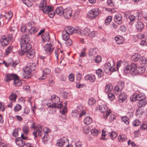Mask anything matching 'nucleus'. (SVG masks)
I'll return each instance as SVG.
<instances>
[{"label":"nucleus","instance_id":"obj_1","mask_svg":"<svg viewBox=\"0 0 147 147\" xmlns=\"http://www.w3.org/2000/svg\"><path fill=\"white\" fill-rule=\"evenodd\" d=\"M40 10H41L45 14H48L49 16L52 18L55 15L54 11H53V7L52 6L47 5L45 0H42L40 3L39 6Z\"/></svg>","mask_w":147,"mask_h":147},{"label":"nucleus","instance_id":"obj_2","mask_svg":"<svg viewBox=\"0 0 147 147\" xmlns=\"http://www.w3.org/2000/svg\"><path fill=\"white\" fill-rule=\"evenodd\" d=\"M30 40V38L27 34L24 35L22 36L20 42L22 51L25 52L27 50L31 48V45L28 42Z\"/></svg>","mask_w":147,"mask_h":147},{"label":"nucleus","instance_id":"obj_3","mask_svg":"<svg viewBox=\"0 0 147 147\" xmlns=\"http://www.w3.org/2000/svg\"><path fill=\"white\" fill-rule=\"evenodd\" d=\"M97 109L104 113L103 116L105 119H107L109 115L111 113V111L108 109L107 107L104 102L102 104L98 105Z\"/></svg>","mask_w":147,"mask_h":147},{"label":"nucleus","instance_id":"obj_4","mask_svg":"<svg viewBox=\"0 0 147 147\" xmlns=\"http://www.w3.org/2000/svg\"><path fill=\"white\" fill-rule=\"evenodd\" d=\"M31 128L34 129L32 134L35 138L38 136L40 137L42 136L43 132H42V126L41 125L36 126L35 123L33 122L31 124Z\"/></svg>","mask_w":147,"mask_h":147},{"label":"nucleus","instance_id":"obj_5","mask_svg":"<svg viewBox=\"0 0 147 147\" xmlns=\"http://www.w3.org/2000/svg\"><path fill=\"white\" fill-rule=\"evenodd\" d=\"M101 11L98 8H94L90 10L88 13L87 17L90 20L94 19L99 15Z\"/></svg>","mask_w":147,"mask_h":147},{"label":"nucleus","instance_id":"obj_6","mask_svg":"<svg viewBox=\"0 0 147 147\" xmlns=\"http://www.w3.org/2000/svg\"><path fill=\"white\" fill-rule=\"evenodd\" d=\"M44 48L46 53L48 55H50L52 53L54 47L51 43H47L45 45Z\"/></svg>","mask_w":147,"mask_h":147},{"label":"nucleus","instance_id":"obj_7","mask_svg":"<svg viewBox=\"0 0 147 147\" xmlns=\"http://www.w3.org/2000/svg\"><path fill=\"white\" fill-rule=\"evenodd\" d=\"M69 140L66 138H60L58 140L56 143V145L60 147H65L68 144Z\"/></svg>","mask_w":147,"mask_h":147},{"label":"nucleus","instance_id":"obj_8","mask_svg":"<svg viewBox=\"0 0 147 147\" xmlns=\"http://www.w3.org/2000/svg\"><path fill=\"white\" fill-rule=\"evenodd\" d=\"M23 70L24 74L22 73L21 74V77L22 78L27 79L28 78V76H25L24 74H25L26 75H30L32 71L28 65Z\"/></svg>","mask_w":147,"mask_h":147},{"label":"nucleus","instance_id":"obj_9","mask_svg":"<svg viewBox=\"0 0 147 147\" xmlns=\"http://www.w3.org/2000/svg\"><path fill=\"white\" fill-rule=\"evenodd\" d=\"M72 10L71 8H68L65 9L64 11L63 16L66 19H69L71 17Z\"/></svg>","mask_w":147,"mask_h":147},{"label":"nucleus","instance_id":"obj_10","mask_svg":"<svg viewBox=\"0 0 147 147\" xmlns=\"http://www.w3.org/2000/svg\"><path fill=\"white\" fill-rule=\"evenodd\" d=\"M124 86V82L123 81H120L118 83L117 85L115 86L114 90L115 91L120 92L122 90Z\"/></svg>","mask_w":147,"mask_h":147},{"label":"nucleus","instance_id":"obj_11","mask_svg":"<svg viewBox=\"0 0 147 147\" xmlns=\"http://www.w3.org/2000/svg\"><path fill=\"white\" fill-rule=\"evenodd\" d=\"M46 105L49 108L57 107V108L61 109L63 107V106L61 104H58L57 105H55L54 103H53V101H51V100L49 101L47 103Z\"/></svg>","mask_w":147,"mask_h":147},{"label":"nucleus","instance_id":"obj_12","mask_svg":"<svg viewBox=\"0 0 147 147\" xmlns=\"http://www.w3.org/2000/svg\"><path fill=\"white\" fill-rule=\"evenodd\" d=\"M22 52L23 53L26 52V56L29 59L33 58L35 55L34 50L30 49L27 50V51L25 52H24L23 51Z\"/></svg>","mask_w":147,"mask_h":147},{"label":"nucleus","instance_id":"obj_13","mask_svg":"<svg viewBox=\"0 0 147 147\" xmlns=\"http://www.w3.org/2000/svg\"><path fill=\"white\" fill-rule=\"evenodd\" d=\"M65 30H66L67 32L69 34H72L74 32L77 33H80V30L78 29L75 30L74 28L71 26L67 27Z\"/></svg>","mask_w":147,"mask_h":147},{"label":"nucleus","instance_id":"obj_14","mask_svg":"<svg viewBox=\"0 0 147 147\" xmlns=\"http://www.w3.org/2000/svg\"><path fill=\"white\" fill-rule=\"evenodd\" d=\"M132 69L131 74L132 76H134L138 74V70H137V65L135 63H133L131 64Z\"/></svg>","mask_w":147,"mask_h":147},{"label":"nucleus","instance_id":"obj_15","mask_svg":"<svg viewBox=\"0 0 147 147\" xmlns=\"http://www.w3.org/2000/svg\"><path fill=\"white\" fill-rule=\"evenodd\" d=\"M122 15L120 14H116L114 18V20L116 23L118 24H120L122 23Z\"/></svg>","mask_w":147,"mask_h":147},{"label":"nucleus","instance_id":"obj_16","mask_svg":"<svg viewBox=\"0 0 147 147\" xmlns=\"http://www.w3.org/2000/svg\"><path fill=\"white\" fill-rule=\"evenodd\" d=\"M103 68L104 71L107 73L111 71H113V67H112L111 65L109 63L105 64L104 65Z\"/></svg>","mask_w":147,"mask_h":147},{"label":"nucleus","instance_id":"obj_17","mask_svg":"<svg viewBox=\"0 0 147 147\" xmlns=\"http://www.w3.org/2000/svg\"><path fill=\"white\" fill-rule=\"evenodd\" d=\"M85 80H88L91 82H93L96 80V78L94 75L92 74H87L84 77Z\"/></svg>","mask_w":147,"mask_h":147},{"label":"nucleus","instance_id":"obj_18","mask_svg":"<svg viewBox=\"0 0 147 147\" xmlns=\"http://www.w3.org/2000/svg\"><path fill=\"white\" fill-rule=\"evenodd\" d=\"M17 75L14 74H7L5 76V80L7 82H9L11 80H15L16 78H17Z\"/></svg>","mask_w":147,"mask_h":147},{"label":"nucleus","instance_id":"obj_19","mask_svg":"<svg viewBox=\"0 0 147 147\" xmlns=\"http://www.w3.org/2000/svg\"><path fill=\"white\" fill-rule=\"evenodd\" d=\"M51 101H53V103H54L55 105H57L58 104H61V103L58 104V103L60 101V99L58 96L55 95L54 94L51 96Z\"/></svg>","mask_w":147,"mask_h":147},{"label":"nucleus","instance_id":"obj_20","mask_svg":"<svg viewBox=\"0 0 147 147\" xmlns=\"http://www.w3.org/2000/svg\"><path fill=\"white\" fill-rule=\"evenodd\" d=\"M127 97L126 94L125 93L123 92L121 93L118 97V101L119 103H122Z\"/></svg>","mask_w":147,"mask_h":147},{"label":"nucleus","instance_id":"obj_21","mask_svg":"<svg viewBox=\"0 0 147 147\" xmlns=\"http://www.w3.org/2000/svg\"><path fill=\"white\" fill-rule=\"evenodd\" d=\"M16 144L19 147H23L26 144L25 141L20 138H18L16 140Z\"/></svg>","mask_w":147,"mask_h":147},{"label":"nucleus","instance_id":"obj_22","mask_svg":"<svg viewBox=\"0 0 147 147\" xmlns=\"http://www.w3.org/2000/svg\"><path fill=\"white\" fill-rule=\"evenodd\" d=\"M9 42V41L7 39L6 36H2L0 40V42L1 45L4 46H7Z\"/></svg>","mask_w":147,"mask_h":147},{"label":"nucleus","instance_id":"obj_23","mask_svg":"<svg viewBox=\"0 0 147 147\" xmlns=\"http://www.w3.org/2000/svg\"><path fill=\"white\" fill-rule=\"evenodd\" d=\"M64 9H63V7L61 6H60L57 7L55 10V13L57 14L59 16H61L63 14Z\"/></svg>","mask_w":147,"mask_h":147},{"label":"nucleus","instance_id":"obj_24","mask_svg":"<svg viewBox=\"0 0 147 147\" xmlns=\"http://www.w3.org/2000/svg\"><path fill=\"white\" fill-rule=\"evenodd\" d=\"M38 29L35 27L31 26L30 29L28 28V33L30 34H34L36 33L38 30Z\"/></svg>","mask_w":147,"mask_h":147},{"label":"nucleus","instance_id":"obj_25","mask_svg":"<svg viewBox=\"0 0 147 147\" xmlns=\"http://www.w3.org/2000/svg\"><path fill=\"white\" fill-rule=\"evenodd\" d=\"M116 42L118 44H120L123 43L124 41V39L122 36H120L119 37H116L115 38Z\"/></svg>","mask_w":147,"mask_h":147},{"label":"nucleus","instance_id":"obj_26","mask_svg":"<svg viewBox=\"0 0 147 147\" xmlns=\"http://www.w3.org/2000/svg\"><path fill=\"white\" fill-rule=\"evenodd\" d=\"M69 34L65 30L63 31L62 33V36L63 39L64 40H66L69 38Z\"/></svg>","mask_w":147,"mask_h":147},{"label":"nucleus","instance_id":"obj_27","mask_svg":"<svg viewBox=\"0 0 147 147\" xmlns=\"http://www.w3.org/2000/svg\"><path fill=\"white\" fill-rule=\"evenodd\" d=\"M13 46H9L5 49V55H8L9 53L13 52Z\"/></svg>","mask_w":147,"mask_h":147},{"label":"nucleus","instance_id":"obj_28","mask_svg":"<svg viewBox=\"0 0 147 147\" xmlns=\"http://www.w3.org/2000/svg\"><path fill=\"white\" fill-rule=\"evenodd\" d=\"M118 140L119 142H123L127 140V136L123 134L120 135L118 137Z\"/></svg>","mask_w":147,"mask_h":147},{"label":"nucleus","instance_id":"obj_29","mask_svg":"<svg viewBox=\"0 0 147 147\" xmlns=\"http://www.w3.org/2000/svg\"><path fill=\"white\" fill-rule=\"evenodd\" d=\"M140 62L142 66H147V59L145 57H142L140 59Z\"/></svg>","mask_w":147,"mask_h":147},{"label":"nucleus","instance_id":"obj_30","mask_svg":"<svg viewBox=\"0 0 147 147\" xmlns=\"http://www.w3.org/2000/svg\"><path fill=\"white\" fill-rule=\"evenodd\" d=\"M132 69L131 65H128L124 68L123 69L124 73L126 74H129L131 71V72Z\"/></svg>","mask_w":147,"mask_h":147},{"label":"nucleus","instance_id":"obj_31","mask_svg":"<svg viewBox=\"0 0 147 147\" xmlns=\"http://www.w3.org/2000/svg\"><path fill=\"white\" fill-rule=\"evenodd\" d=\"M42 38L43 41L44 42H48L50 39L49 34L48 33H45L44 34L42 35Z\"/></svg>","mask_w":147,"mask_h":147},{"label":"nucleus","instance_id":"obj_32","mask_svg":"<svg viewBox=\"0 0 147 147\" xmlns=\"http://www.w3.org/2000/svg\"><path fill=\"white\" fill-rule=\"evenodd\" d=\"M22 82L19 79V77L17 76V78H16L14 81V84L16 86H19L22 85Z\"/></svg>","mask_w":147,"mask_h":147},{"label":"nucleus","instance_id":"obj_33","mask_svg":"<svg viewBox=\"0 0 147 147\" xmlns=\"http://www.w3.org/2000/svg\"><path fill=\"white\" fill-rule=\"evenodd\" d=\"M147 104V102L145 100H139L138 98V107L141 108V107L144 106Z\"/></svg>","mask_w":147,"mask_h":147},{"label":"nucleus","instance_id":"obj_34","mask_svg":"<svg viewBox=\"0 0 147 147\" xmlns=\"http://www.w3.org/2000/svg\"><path fill=\"white\" fill-rule=\"evenodd\" d=\"M92 121V118L89 117H86L84 120V123L87 125H89L90 124Z\"/></svg>","mask_w":147,"mask_h":147},{"label":"nucleus","instance_id":"obj_35","mask_svg":"<svg viewBox=\"0 0 147 147\" xmlns=\"http://www.w3.org/2000/svg\"><path fill=\"white\" fill-rule=\"evenodd\" d=\"M113 89V87L112 85L109 84L107 85L105 89V92L106 93H108L111 91Z\"/></svg>","mask_w":147,"mask_h":147},{"label":"nucleus","instance_id":"obj_36","mask_svg":"<svg viewBox=\"0 0 147 147\" xmlns=\"http://www.w3.org/2000/svg\"><path fill=\"white\" fill-rule=\"evenodd\" d=\"M109 135L110 138L112 140L115 139L117 136V133L114 131L110 132L109 133Z\"/></svg>","mask_w":147,"mask_h":147},{"label":"nucleus","instance_id":"obj_37","mask_svg":"<svg viewBox=\"0 0 147 147\" xmlns=\"http://www.w3.org/2000/svg\"><path fill=\"white\" fill-rule=\"evenodd\" d=\"M16 94L12 93L9 96V98L11 102H16Z\"/></svg>","mask_w":147,"mask_h":147},{"label":"nucleus","instance_id":"obj_38","mask_svg":"<svg viewBox=\"0 0 147 147\" xmlns=\"http://www.w3.org/2000/svg\"><path fill=\"white\" fill-rule=\"evenodd\" d=\"M22 1L24 4L29 7H31L33 4V2L29 0H22Z\"/></svg>","mask_w":147,"mask_h":147},{"label":"nucleus","instance_id":"obj_39","mask_svg":"<svg viewBox=\"0 0 147 147\" xmlns=\"http://www.w3.org/2000/svg\"><path fill=\"white\" fill-rule=\"evenodd\" d=\"M122 63V61L121 60L118 61L117 62L116 67L114 68L113 67V71H117L119 67L121 66Z\"/></svg>","mask_w":147,"mask_h":147},{"label":"nucleus","instance_id":"obj_40","mask_svg":"<svg viewBox=\"0 0 147 147\" xmlns=\"http://www.w3.org/2000/svg\"><path fill=\"white\" fill-rule=\"evenodd\" d=\"M144 37L145 36L143 34H141L139 36H138V38H140V40H139L141 42L140 44L142 46L144 45L146 41L145 39H144V40H141V39H144Z\"/></svg>","mask_w":147,"mask_h":147},{"label":"nucleus","instance_id":"obj_41","mask_svg":"<svg viewBox=\"0 0 147 147\" xmlns=\"http://www.w3.org/2000/svg\"><path fill=\"white\" fill-rule=\"evenodd\" d=\"M13 16L12 13L11 11H9L6 14L4 17L8 21Z\"/></svg>","mask_w":147,"mask_h":147},{"label":"nucleus","instance_id":"obj_42","mask_svg":"<svg viewBox=\"0 0 147 147\" xmlns=\"http://www.w3.org/2000/svg\"><path fill=\"white\" fill-rule=\"evenodd\" d=\"M96 102V100L93 98H92L89 99L88 103L89 105L92 106L94 105Z\"/></svg>","mask_w":147,"mask_h":147},{"label":"nucleus","instance_id":"obj_43","mask_svg":"<svg viewBox=\"0 0 147 147\" xmlns=\"http://www.w3.org/2000/svg\"><path fill=\"white\" fill-rule=\"evenodd\" d=\"M15 36L14 35L12 34H9L8 35L6 36V37L7 39L8 40V41H12L14 40V37Z\"/></svg>","mask_w":147,"mask_h":147},{"label":"nucleus","instance_id":"obj_44","mask_svg":"<svg viewBox=\"0 0 147 147\" xmlns=\"http://www.w3.org/2000/svg\"><path fill=\"white\" fill-rule=\"evenodd\" d=\"M96 50L95 49H90L88 52L89 55L91 56L95 55L96 53Z\"/></svg>","mask_w":147,"mask_h":147},{"label":"nucleus","instance_id":"obj_45","mask_svg":"<svg viewBox=\"0 0 147 147\" xmlns=\"http://www.w3.org/2000/svg\"><path fill=\"white\" fill-rule=\"evenodd\" d=\"M138 94L137 93H135L133 94L130 98V101L132 102H134L137 100Z\"/></svg>","mask_w":147,"mask_h":147},{"label":"nucleus","instance_id":"obj_46","mask_svg":"<svg viewBox=\"0 0 147 147\" xmlns=\"http://www.w3.org/2000/svg\"><path fill=\"white\" fill-rule=\"evenodd\" d=\"M110 113H111L107 117H108V116L109 117L108 118V120L110 122H111L115 119L116 116L115 115L112 114H110ZM107 118L108 117H107Z\"/></svg>","mask_w":147,"mask_h":147},{"label":"nucleus","instance_id":"obj_47","mask_svg":"<svg viewBox=\"0 0 147 147\" xmlns=\"http://www.w3.org/2000/svg\"><path fill=\"white\" fill-rule=\"evenodd\" d=\"M17 28L15 27H12L11 28L10 30L11 33V34H13L14 35L16 36L17 33Z\"/></svg>","mask_w":147,"mask_h":147},{"label":"nucleus","instance_id":"obj_48","mask_svg":"<svg viewBox=\"0 0 147 147\" xmlns=\"http://www.w3.org/2000/svg\"><path fill=\"white\" fill-rule=\"evenodd\" d=\"M96 73L98 76L100 77L102 76L103 74L102 70L100 69H98L96 70Z\"/></svg>","mask_w":147,"mask_h":147},{"label":"nucleus","instance_id":"obj_49","mask_svg":"<svg viewBox=\"0 0 147 147\" xmlns=\"http://www.w3.org/2000/svg\"><path fill=\"white\" fill-rule=\"evenodd\" d=\"M27 27L25 24H23L22 25L20 28V30L22 32H27L28 31V29H27Z\"/></svg>","mask_w":147,"mask_h":147},{"label":"nucleus","instance_id":"obj_50","mask_svg":"<svg viewBox=\"0 0 147 147\" xmlns=\"http://www.w3.org/2000/svg\"><path fill=\"white\" fill-rule=\"evenodd\" d=\"M82 129L83 132L85 134L88 133L90 130L89 126H84Z\"/></svg>","mask_w":147,"mask_h":147},{"label":"nucleus","instance_id":"obj_51","mask_svg":"<svg viewBox=\"0 0 147 147\" xmlns=\"http://www.w3.org/2000/svg\"><path fill=\"white\" fill-rule=\"evenodd\" d=\"M145 98L146 96L144 93L140 92H138V98L139 100H145Z\"/></svg>","mask_w":147,"mask_h":147},{"label":"nucleus","instance_id":"obj_52","mask_svg":"<svg viewBox=\"0 0 147 147\" xmlns=\"http://www.w3.org/2000/svg\"><path fill=\"white\" fill-rule=\"evenodd\" d=\"M23 131L24 134L27 135L29 131L28 127L26 125H24L23 128Z\"/></svg>","mask_w":147,"mask_h":147},{"label":"nucleus","instance_id":"obj_53","mask_svg":"<svg viewBox=\"0 0 147 147\" xmlns=\"http://www.w3.org/2000/svg\"><path fill=\"white\" fill-rule=\"evenodd\" d=\"M90 32V30L88 28H86L83 30V34L85 36H88Z\"/></svg>","mask_w":147,"mask_h":147},{"label":"nucleus","instance_id":"obj_54","mask_svg":"<svg viewBox=\"0 0 147 147\" xmlns=\"http://www.w3.org/2000/svg\"><path fill=\"white\" fill-rule=\"evenodd\" d=\"M28 65L30 67L32 71H34L36 68V64L35 63H30L28 64Z\"/></svg>","mask_w":147,"mask_h":147},{"label":"nucleus","instance_id":"obj_55","mask_svg":"<svg viewBox=\"0 0 147 147\" xmlns=\"http://www.w3.org/2000/svg\"><path fill=\"white\" fill-rule=\"evenodd\" d=\"M112 20V17L111 16H108L105 20V23L106 25H108Z\"/></svg>","mask_w":147,"mask_h":147},{"label":"nucleus","instance_id":"obj_56","mask_svg":"<svg viewBox=\"0 0 147 147\" xmlns=\"http://www.w3.org/2000/svg\"><path fill=\"white\" fill-rule=\"evenodd\" d=\"M145 71L144 66H142L138 67V74H141L144 73Z\"/></svg>","mask_w":147,"mask_h":147},{"label":"nucleus","instance_id":"obj_57","mask_svg":"<svg viewBox=\"0 0 147 147\" xmlns=\"http://www.w3.org/2000/svg\"><path fill=\"white\" fill-rule=\"evenodd\" d=\"M131 59L133 61L135 62L137 61H138V54L137 53L134 54L131 56Z\"/></svg>","mask_w":147,"mask_h":147},{"label":"nucleus","instance_id":"obj_58","mask_svg":"<svg viewBox=\"0 0 147 147\" xmlns=\"http://www.w3.org/2000/svg\"><path fill=\"white\" fill-rule=\"evenodd\" d=\"M147 128V122H144L142 123L140 128V129L142 130H144Z\"/></svg>","mask_w":147,"mask_h":147},{"label":"nucleus","instance_id":"obj_59","mask_svg":"<svg viewBox=\"0 0 147 147\" xmlns=\"http://www.w3.org/2000/svg\"><path fill=\"white\" fill-rule=\"evenodd\" d=\"M79 114V112L77 110H74L72 111L71 115L73 117H76L78 116Z\"/></svg>","mask_w":147,"mask_h":147},{"label":"nucleus","instance_id":"obj_60","mask_svg":"<svg viewBox=\"0 0 147 147\" xmlns=\"http://www.w3.org/2000/svg\"><path fill=\"white\" fill-rule=\"evenodd\" d=\"M121 119L126 124L128 125L129 123V119L127 117L124 116L121 118Z\"/></svg>","mask_w":147,"mask_h":147},{"label":"nucleus","instance_id":"obj_61","mask_svg":"<svg viewBox=\"0 0 147 147\" xmlns=\"http://www.w3.org/2000/svg\"><path fill=\"white\" fill-rule=\"evenodd\" d=\"M90 131L91 134L94 136H97L99 132V131L96 129H92Z\"/></svg>","mask_w":147,"mask_h":147},{"label":"nucleus","instance_id":"obj_62","mask_svg":"<svg viewBox=\"0 0 147 147\" xmlns=\"http://www.w3.org/2000/svg\"><path fill=\"white\" fill-rule=\"evenodd\" d=\"M94 61L96 63H99L101 61V57L100 55L97 56L94 58Z\"/></svg>","mask_w":147,"mask_h":147},{"label":"nucleus","instance_id":"obj_63","mask_svg":"<svg viewBox=\"0 0 147 147\" xmlns=\"http://www.w3.org/2000/svg\"><path fill=\"white\" fill-rule=\"evenodd\" d=\"M97 35V32L95 31H92L90 32L89 34L88 35L90 38H92Z\"/></svg>","mask_w":147,"mask_h":147},{"label":"nucleus","instance_id":"obj_64","mask_svg":"<svg viewBox=\"0 0 147 147\" xmlns=\"http://www.w3.org/2000/svg\"><path fill=\"white\" fill-rule=\"evenodd\" d=\"M108 97L109 99L111 100L112 101L115 98V95L112 93H109L108 95Z\"/></svg>","mask_w":147,"mask_h":147}]
</instances>
